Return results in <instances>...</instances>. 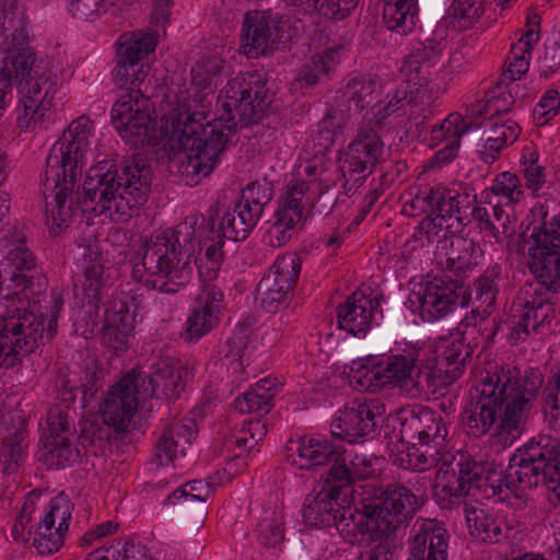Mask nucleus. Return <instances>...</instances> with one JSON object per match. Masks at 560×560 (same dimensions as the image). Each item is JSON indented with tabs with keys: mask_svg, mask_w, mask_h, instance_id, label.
Instances as JSON below:
<instances>
[{
	"mask_svg": "<svg viewBox=\"0 0 560 560\" xmlns=\"http://www.w3.org/2000/svg\"><path fill=\"white\" fill-rule=\"evenodd\" d=\"M266 85V78L258 71L231 79L220 101L222 113L207 124H203V112L192 110L197 104L195 98L185 94L178 96L176 106L166 117L165 135L173 150L186 154L187 168L192 174L207 177L237 128L260 120L273 96Z\"/></svg>",
	"mask_w": 560,
	"mask_h": 560,
	"instance_id": "obj_1",
	"label": "nucleus"
},
{
	"mask_svg": "<svg viewBox=\"0 0 560 560\" xmlns=\"http://www.w3.org/2000/svg\"><path fill=\"white\" fill-rule=\"evenodd\" d=\"M542 382V374L535 369L506 366L488 373L477 388V398L464 412L466 433L483 436L499 420V433L508 434L512 443L523 433Z\"/></svg>",
	"mask_w": 560,
	"mask_h": 560,
	"instance_id": "obj_2",
	"label": "nucleus"
},
{
	"mask_svg": "<svg viewBox=\"0 0 560 560\" xmlns=\"http://www.w3.org/2000/svg\"><path fill=\"white\" fill-rule=\"evenodd\" d=\"M205 221L202 215L191 214L147 240L133 255V279L163 293L178 292L191 278Z\"/></svg>",
	"mask_w": 560,
	"mask_h": 560,
	"instance_id": "obj_3",
	"label": "nucleus"
},
{
	"mask_svg": "<svg viewBox=\"0 0 560 560\" xmlns=\"http://www.w3.org/2000/svg\"><path fill=\"white\" fill-rule=\"evenodd\" d=\"M92 129L93 122L85 115L72 120L47 158L43 195L47 219L52 222V235L59 234L72 218L71 194L82 176Z\"/></svg>",
	"mask_w": 560,
	"mask_h": 560,
	"instance_id": "obj_4",
	"label": "nucleus"
},
{
	"mask_svg": "<svg viewBox=\"0 0 560 560\" xmlns=\"http://www.w3.org/2000/svg\"><path fill=\"white\" fill-rule=\"evenodd\" d=\"M421 501L417 494L400 483L387 486L378 497L362 502L355 523L341 527L343 540L352 546L369 548L358 560H392V547L397 530L413 517Z\"/></svg>",
	"mask_w": 560,
	"mask_h": 560,
	"instance_id": "obj_5",
	"label": "nucleus"
},
{
	"mask_svg": "<svg viewBox=\"0 0 560 560\" xmlns=\"http://www.w3.org/2000/svg\"><path fill=\"white\" fill-rule=\"evenodd\" d=\"M151 166L141 155L125 160L120 165L100 163L90 170L83 183L84 197L78 200L82 211L105 214L117 220L130 218L133 209L143 205L151 190Z\"/></svg>",
	"mask_w": 560,
	"mask_h": 560,
	"instance_id": "obj_6",
	"label": "nucleus"
},
{
	"mask_svg": "<svg viewBox=\"0 0 560 560\" xmlns=\"http://www.w3.org/2000/svg\"><path fill=\"white\" fill-rule=\"evenodd\" d=\"M61 305V296L54 294L50 318L45 328L43 318L28 311L21 299L7 295L0 300V368L15 366L23 357L38 348L40 341L54 337Z\"/></svg>",
	"mask_w": 560,
	"mask_h": 560,
	"instance_id": "obj_7",
	"label": "nucleus"
},
{
	"mask_svg": "<svg viewBox=\"0 0 560 560\" xmlns=\"http://www.w3.org/2000/svg\"><path fill=\"white\" fill-rule=\"evenodd\" d=\"M546 487L549 501L560 503V441L547 434L530 439L508 467V489Z\"/></svg>",
	"mask_w": 560,
	"mask_h": 560,
	"instance_id": "obj_8",
	"label": "nucleus"
},
{
	"mask_svg": "<svg viewBox=\"0 0 560 560\" xmlns=\"http://www.w3.org/2000/svg\"><path fill=\"white\" fill-rule=\"evenodd\" d=\"M26 39H16L21 47L16 52L3 60L10 74L19 81L22 96V113L18 116V126L30 130L42 122L46 112L52 105L56 93V81L49 71L36 65V56L30 47L23 46Z\"/></svg>",
	"mask_w": 560,
	"mask_h": 560,
	"instance_id": "obj_9",
	"label": "nucleus"
},
{
	"mask_svg": "<svg viewBox=\"0 0 560 560\" xmlns=\"http://www.w3.org/2000/svg\"><path fill=\"white\" fill-rule=\"evenodd\" d=\"M295 453L290 456L293 464L301 469H312L316 466L330 465L327 472L328 482L337 483L339 488H348L354 478L365 479L374 472L373 463L364 454H357L347 465L341 446L327 440L314 436H303L295 443Z\"/></svg>",
	"mask_w": 560,
	"mask_h": 560,
	"instance_id": "obj_10",
	"label": "nucleus"
},
{
	"mask_svg": "<svg viewBox=\"0 0 560 560\" xmlns=\"http://www.w3.org/2000/svg\"><path fill=\"white\" fill-rule=\"evenodd\" d=\"M451 460L440 465L435 476L434 495L443 509L458 504L472 490L479 491L483 464L460 455L459 459L450 455Z\"/></svg>",
	"mask_w": 560,
	"mask_h": 560,
	"instance_id": "obj_11",
	"label": "nucleus"
},
{
	"mask_svg": "<svg viewBox=\"0 0 560 560\" xmlns=\"http://www.w3.org/2000/svg\"><path fill=\"white\" fill-rule=\"evenodd\" d=\"M381 136L359 126L357 138L348 145L340 172L345 192L353 194L365 180L383 154Z\"/></svg>",
	"mask_w": 560,
	"mask_h": 560,
	"instance_id": "obj_12",
	"label": "nucleus"
},
{
	"mask_svg": "<svg viewBox=\"0 0 560 560\" xmlns=\"http://www.w3.org/2000/svg\"><path fill=\"white\" fill-rule=\"evenodd\" d=\"M301 272V259L294 254L277 258L256 288V301L268 313H277L288 304Z\"/></svg>",
	"mask_w": 560,
	"mask_h": 560,
	"instance_id": "obj_13",
	"label": "nucleus"
},
{
	"mask_svg": "<svg viewBox=\"0 0 560 560\" xmlns=\"http://www.w3.org/2000/svg\"><path fill=\"white\" fill-rule=\"evenodd\" d=\"M154 33H132L120 36L117 48V65L114 69L115 82L119 88L136 89L145 79L148 66L142 62L154 51Z\"/></svg>",
	"mask_w": 560,
	"mask_h": 560,
	"instance_id": "obj_14",
	"label": "nucleus"
},
{
	"mask_svg": "<svg viewBox=\"0 0 560 560\" xmlns=\"http://www.w3.org/2000/svg\"><path fill=\"white\" fill-rule=\"evenodd\" d=\"M190 372L187 366L172 355H156L152 359L150 371L144 375L136 373L139 383L138 393L143 399L179 397L185 389Z\"/></svg>",
	"mask_w": 560,
	"mask_h": 560,
	"instance_id": "obj_15",
	"label": "nucleus"
},
{
	"mask_svg": "<svg viewBox=\"0 0 560 560\" xmlns=\"http://www.w3.org/2000/svg\"><path fill=\"white\" fill-rule=\"evenodd\" d=\"M417 362L418 359L411 353L393 355L372 368L361 366L351 376L350 383L360 390L373 393L393 386L407 394Z\"/></svg>",
	"mask_w": 560,
	"mask_h": 560,
	"instance_id": "obj_16",
	"label": "nucleus"
},
{
	"mask_svg": "<svg viewBox=\"0 0 560 560\" xmlns=\"http://www.w3.org/2000/svg\"><path fill=\"white\" fill-rule=\"evenodd\" d=\"M419 312L424 322H434L466 307L470 302L468 288L457 279L435 277L418 294Z\"/></svg>",
	"mask_w": 560,
	"mask_h": 560,
	"instance_id": "obj_17",
	"label": "nucleus"
},
{
	"mask_svg": "<svg viewBox=\"0 0 560 560\" xmlns=\"http://www.w3.org/2000/svg\"><path fill=\"white\" fill-rule=\"evenodd\" d=\"M342 490L337 483L328 482L326 479V486H323L318 492L307 495L303 508L304 522L316 527L336 526L343 538L341 527L355 523L358 516L342 506L348 497V493H342Z\"/></svg>",
	"mask_w": 560,
	"mask_h": 560,
	"instance_id": "obj_18",
	"label": "nucleus"
},
{
	"mask_svg": "<svg viewBox=\"0 0 560 560\" xmlns=\"http://www.w3.org/2000/svg\"><path fill=\"white\" fill-rule=\"evenodd\" d=\"M384 412V405L375 399H355L332 421L331 434L349 443L363 442L375 431L377 419L382 418Z\"/></svg>",
	"mask_w": 560,
	"mask_h": 560,
	"instance_id": "obj_19",
	"label": "nucleus"
},
{
	"mask_svg": "<svg viewBox=\"0 0 560 560\" xmlns=\"http://www.w3.org/2000/svg\"><path fill=\"white\" fill-rule=\"evenodd\" d=\"M514 334L516 339L522 335L536 331L539 326L555 317V308L550 302V293L541 284H525L513 304Z\"/></svg>",
	"mask_w": 560,
	"mask_h": 560,
	"instance_id": "obj_20",
	"label": "nucleus"
},
{
	"mask_svg": "<svg viewBox=\"0 0 560 560\" xmlns=\"http://www.w3.org/2000/svg\"><path fill=\"white\" fill-rule=\"evenodd\" d=\"M138 389L136 371L132 370L108 390L101 405L104 423L113 427L117 432L125 431L131 422L138 400L143 399Z\"/></svg>",
	"mask_w": 560,
	"mask_h": 560,
	"instance_id": "obj_21",
	"label": "nucleus"
},
{
	"mask_svg": "<svg viewBox=\"0 0 560 560\" xmlns=\"http://www.w3.org/2000/svg\"><path fill=\"white\" fill-rule=\"evenodd\" d=\"M282 21L266 11H249L242 25L241 50L247 58H258L275 48L281 39Z\"/></svg>",
	"mask_w": 560,
	"mask_h": 560,
	"instance_id": "obj_22",
	"label": "nucleus"
},
{
	"mask_svg": "<svg viewBox=\"0 0 560 560\" xmlns=\"http://www.w3.org/2000/svg\"><path fill=\"white\" fill-rule=\"evenodd\" d=\"M448 434L447 425L442 416L430 408L405 410L400 417V439L416 446L443 447Z\"/></svg>",
	"mask_w": 560,
	"mask_h": 560,
	"instance_id": "obj_23",
	"label": "nucleus"
},
{
	"mask_svg": "<svg viewBox=\"0 0 560 560\" xmlns=\"http://www.w3.org/2000/svg\"><path fill=\"white\" fill-rule=\"evenodd\" d=\"M308 190L305 182H294L288 185V189L275 214V222L266 234V241L271 247H281L292 236L295 228L303 220V199Z\"/></svg>",
	"mask_w": 560,
	"mask_h": 560,
	"instance_id": "obj_24",
	"label": "nucleus"
},
{
	"mask_svg": "<svg viewBox=\"0 0 560 560\" xmlns=\"http://www.w3.org/2000/svg\"><path fill=\"white\" fill-rule=\"evenodd\" d=\"M47 425L49 435L44 445L47 460L57 467H66L74 463L80 451L71 441L75 429L68 411L57 406L51 407L47 415Z\"/></svg>",
	"mask_w": 560,
	"mask_h": 560,
	"instance_id": "obj_25",
	"label": "nucleus"
},
{
	"mask_svg": "<svg viewBox=\"0 0 560 560\" xmlns=\"http://www.w3.org/2000/svg\"><path fill=\"white\" fill-rule=\"evenodd\" d=\"M378 86V81L369 75L350 79L341 89L337 107L327 116L328 122L331 126L345 127L371 103Z\"/></svg>",
	"mask_w": 560,
	"mask_h": 560,
	"instance_id": "obj_26",
	"label": "nucleus"
},
{
	"mask_svg": "<svg viewBox=\"0 0 560 560\" xmlns=\"http://www.w3.org/2000/svg\"><path fill=\"white\" fill-rule=\"evenodd\" d=\"M222 299L223 293L215 284L202 287L195 299V306L186 322V329L182 332L185 341H198L217 325V313Z\"/></svg>",
	"mask_w": 560,
	"mask_h": 560,
	"instance_id": "obj_27",
	"label": "nucleus"
},
{
	"mask_svg": "<svg viewBox=\"0 0 560 560\" xmlns=\"http://www.w3.org/2000/svg\"><path fill=\"white\" fill-rule=\"evenodd\" d=\"M410 537L407 560H447V530L435 520H419Z\"/></svg>",
	"mask_w": 560,
	"mask_h": 560,
	"instance_id": "obj_28",
	"label": "nucleus"
},
{
	"mask_svg": "<svg viewBox=\"0 0 560 560\" xmlns=\"http://www.w3.org/2000/svg\"><path fill=\"white\" fill-rule=\"evenodd\" d=\"M441 48L429 42L428 44H419L412 51L406 56L400 67V72L406 77L409 83L416 89L415 98L420 103L430 104L433 101L432 90L428 89V69L440 55Z\"/></svg>",
	"mask_w": 560,
	"mask_h": 560,
	"instance_id": "obj_29",
	"label": "nucleus"
},
{
	"mask_svg": "<svg viewBox=\"0 0 560 560\" xmlns=\"http://www.w3.org/2000/svg\"><path fill=\"white\" fill-rule=\"evenodd\" d=\"M196 434L197 424L194 419L174 421L158 440L152 460L158 466H166L179 456H185Z\"/></svg>",
	"mask_w": 560,
	"mask_h": 560,
	"instance_id": "obj_30",
	"label": "nucleus"
},
{
	"mask_svg": "<svg viewBox=\"0 0 560 560\" xmlns=\"http://www.w3.org/2000/svg\"><path fill=\"white\" fill-rule=\"evenodd\" d=\"M532 240L529 268L537 278L534 284H541L549 293L560 291V248L534 235Z\"/></svg>",
	"mask_w": 560,
	"mask_h": 560,
	"instance_id": "obj_31",
	"label": "nucleus"
},
{
	"mask_svg": "<svg viewBox=\"0 0 560 560\" xmlns=\"http://www.w3.org/2000/svg\"><path fill=\"white\" fill-rule=\"evenodd\" d=\"M133 323L135 315L125 301H109L104 311L103 342L116 351L126 349Z\"/></svg>",
	"mask_w": 560,
	"mask_h": 560,
	"instance_id": "obj_32",
	"label": "nucleus"
},
{
	"mask_svg": "<svg viewBox=\"0 0 560 560\" xmlns=\"http://www.w3.org/2000/svg\"><path fill=\"white\" fill-rule=\"evenodd\" d=\"M374 308L372 299L361 292H354L338 306V326L353 336L365 335L371 326Z\"/></svg>",
	"mask_w": 560,
	"mask_h": 560,
	"instance_id": "obj_33",
	"label": "nucleus"
},
{
	"mask_svg": "<svg viewBox=\"0 0 560 560\" xmlns=\"http://www.w3.org/2000/svg\"><path fill=\"white\" fill-rule=\"evenodd\" d=\"M469 195H462L456 200L452 209H447V213L436 210L433 214H429L420 223V231L427 235L429 242L432 237L439 235L440 232L446 230L448 233H455L469 223Z\"/></svg>",
	"mask_w": 560,
	"mask_h": 560,
	"instance_id": "obj_34",
	"label": "nucleus"
},
{
	"mask_svg": "<svg viewBox=\"0 0 560 560\" xmlns=\"http://www.w3.org/2000/svg\"><path fill=\"white\" fill-rule=\"evenodd\" d=\"M259 219L250 209L237 201L232 209H228L224 212L218 230L214 229L213 221H209L207 226H210L213 241L218 238V242H221V236H223L224 238L237 242L248 236Z\"/></svg>",
	"mask_w": 560,
	"mask_h": 560,
	"instance_id": "obj_35",
	"label": "nucleus"
},
{
	"mask_svg": "<svg viewBox=\"0 0 560 560\" xmlns=\"http://www.w3.org/2000/svg\"><path fill=\"white\" fill-rule=\"evenodd\" d=\"M101 257L100 252L89 248V254H85L83 280L80 285L78 283L74 284L75 294H79V289L81 288L83 298L90 305L95 307H98V302L103 299L107 281Z\"/></svg>",
	"mask_w": 560,
	"mask_h": 560,
	"instance_id": "obj_36",
	"label": "nucleus"
},
{
	"mask_svg": "<svg viewBox=\"0 0 560 560\" xmlns=\"http://www.w3.org/2000/svg\"><path fill=\"white\" fill-rule=\"evenodd\" d=\"M471 127L478 128L479 125L464 122L459 114H451L440 126L433 127L432 140L445 142V147L435 153V160L445 163L455 158L462 136Z\"/></svg>",
	"mask_w": 560,
	"mask_h": 560,
	"instance_id": "obj_37",
	"label": "nucleus"
},
{
	"mask_svg": "<svg viewBox=\"0 0 560 560\" xmlns=\"http://www.w3.org/2000/svg\"><path fill=\"white\" fill-rule=\"evenodd\" d=\"M212 493L210 483L194 480L187 482L184 487L175 490L168 498L170 503H176V500H180V510L185 518H190L187 510L192 508L191 518L197 523H203L206 517L205 502L209 499Z\"/></svg>",
	"mask_w": 560,
	"mask_h": 560,
	"instance_id": "obj_38",
	"label": "nucleus"
},
{
	"mask_svg": "<svg viewBox=\"0 0 560 560\" xmlns=\"http://www.w3.org/2000/svg\"><path fill=\"white\" fill-rule=\"evenodd\" d=\"M417 14L418 0H386L383 7L384 25L401 36L415 28Z\"/></svg>",
	"mask_w": 560,
	"mask_h": 560,
	"instance_id": "obj_39",
	"label": "nucleus"
},
{
	"mask_svg": "<svg viewBox=\"0 0 560 560\" xmlns=\"http://www.w3.org/2000/svg\"><path fill=\"white\" fill-rule=\"evenodd\" d=\"M27 446V432L23 424L8 431L0 447V465L4 474L18 469L24 460Z\"/></svg>",
	"mask_w": 560,
	"mask_h": 560,
	"instance_id": "obj_40",
	"label": "nucleus"
},
{
	"mask_svg": "<svg viewBox=\"0 0 560 560\" xmlns=\"http://www.w3.org/2000/svg\"><path fill=\"white\" fill-rule=\"evenodd\" d=\"M443 372L442 366L423 365L418 361L413 375L410 377L411 383L407 394L411 397H418L422 394H435L440 387L451 383L446 375L444 377L442 376Z\"/></svg>",
	"mask_w": 560,
	"mask_h": 560,
	"instance_id": "obj_41",
	"label": "nucleus"
},
{
	"mask_svg": "<svg viewBox=\"0 0 560 560\" xmlns=\"http://www.w3.org/2000/svg\"><path fill=\"white\" fill-rule=\"evenodd\" d=\"M115 128L122 139L135 145L149 143L154 136L152 119L141 106H137L136 113Z\"/></svg>",
	"mask_w": 560,
	"mask_h": 560,
	"instance_id": "obj_42",
	"label": "nucleus"
},
{
	"mask_svg": "<svg viewBox=\"0 0 560 560\" xmlns=\"http://www.w3.org/2000/svg\"><path fill=\"white\" fill-rule=\"evenodd\" d=\"M451 337L453 339L445 347L441 362V365L445 363L444 373L448 382H453L460 375L462 369L471 358L474 349L472 340L457 337L455 334H451Z\"/></svg>",
	"mask_w": 560,
	"mask_h": 560,
	"instance_id": "obj_43",
	"label": "nucleus"
},
{
	"mask_svg": "<svg viewBox=\"0 0 560 560\" xmlns=\"http://www.w3.org/2000/svg\"><path fill=\"white\" fill-rule=\"evenodd\" d=\"M407 95L406 90H397L388 101H380L374 104L363 115L360 127L372 129L376 135H380L385 120L404 106Z\"/></svg>",
	"mask_w": 560,
	"mask_h": 560,
	"instance_id": "obj_44",
	"label": "nucleus"
},
{
	"mask_svg": "<svg viewBox=\"0 0 560 560\" xmlns=\"http://www.w3.org/2000/svg\"><path fill=\"white\" fill-rule=\"evenodd\" d=\"M285 2L301 8L304 12H317L324 18L340 21L351 13L359 0H285Z\"/></svg>",
	"mask_w": 560,
	"mask_h": 560,
	"instance_id": "obj_45",
	"label": "nucleus"
},
{
	"mask_svg": "<svg viewBox=\"0 0 560 560\" xmlns=\"http://www.w3.org/2000/svg\"><path fill=\"white\" fill-rule=\"evenodd\" d=\"M71 516V503L65 495H57L49 503V510L39 522L35 537H45L54 529L68 530Z\"/></svg>",
	"mask_w": 560,
	"mask_h": 560,
	"instance_id": "obj_46",
	"label": "nucleus"
},
{
	"mask_svg": "<svg viewBox=\"0 0 560 560\" xmlns=\"http://www.w3.org/2000/svg\"><path fill=\"white\" fill-rule=\"evenodd\" d=\"M462 195H468L467 192H458L451 190L442 186L430 187L420 190L415 195L417 203L420 207V211L423 213L433 214L436 210H442L447 213V209H452V206L456 202Z\"/></svg>",
	"mask_w": 560,
	"mask_h": 560,
	"instance_id": "obj_47",
	"label": "nucleus"
},
{
	"mask_svg": "<svg viewBox=\"0 0 560 560\" xmlns=\"http://www.w3.org/2000/svg\"><path fill=\"white\" fill-rule=\"evenodd\" d=\"M485 13V0H453L447 18L454 28L463 31L472 26Z\"/></svg>",
	"mask_w": 560,
	"mask_h": 560,
	"instance_id": "obj_48",
	"label": "nucleus"
},
{
	"mask_svg": "<svg viewBox=\"0 0 560 560\" xmlns=\"http://www.w3.org/2000/svg\"><path fill=\"white\" fill-rule=\"evenodd\" d=\"M520 135V127L513 121H506L498 126L494 124L490 136L487 139L485 150L480 152L481 160L491 164L497 159V153L506 144L513 143Z\"/></svg>",
	"mask_w": 560,
	"mask_h": 560,
	"instance_id": "obj_49",
	"label": "nucleus"
},
{
	"mask_svg": "<svg viewBox=\"0 0 560 560\" xmlns=\"http://www.w3.org/2000/svg\"><path fill=\"white\" fill-rule=\"evenodd\" d=\"M477 247L472 240L455 236L451 241V248L446 253L445 268L450 271H460L468 268L477 258Z\"/></svg>",
	"mask_w": 560,
	"mask_h": 560,
	"instance_id": "obj_50",
	"label": "nucleus"
},
{
	"mask_svg": "<svg viewBox=\"0 0 560 560\" xmlns=\"http://www.w3.org/2000/svg\"><path fill=\"white\" fill-rule=\"evenodd\" d=\"M272 184L266 179L249 183L243 190L240 202L250 209L258 218L261 217L264 207L272 199Z\"/></svg>",
	"mask_w": 560,
	"mask_h": 560,
	"instance_id": "obj_51",
	"label": "nucleus"
},
{
	"mask_svg": "<svg viewBox=\"0 0 560 560\" xmlns=\"http://www.w3.org/2000/svg\"><path fill=\"white\" fill-rule=\"evenodd\" d=\"M485 474H482L479 493L485 498H491L502 491V487L508 488V470L504 471L501 465L494 463L483 464Z\"/></svg>",
	"mask_w": 560,
	"mask_h": 560,
	"instance_id": "obj_52",
	"label": "nucleus"
},
{
	"mask_svg": "<svg viewBox=\"0 0 560 560\" xmlns=\"http://www.w3.org/2000/svg\"><path fill=\"white\" fill-rule=\"evenodd\" d=\"M2 2L3 27L12 30L13 39H24L25 15L18 0H0Z\"/></svg>",
	"mask_w": 560,
	"mask_h": 560,
	"instance_id": "obj_53",
	"label": "nucleus"
},
{
	"mask_svg": "<svg viewBox=\"0 0 560 560\" xmlns=\"http://www.w3.org/2000/svg\"><path fill=\"white\" fill-rule=\"evenodd\" d=\"M266 434V421L252 417L244 421L240 431V435L232 436L229 442L236 444L238 447H245L247 444H249L248 447H253L255 444L261 441Z\"/></svg>",
	"mask_w": 560,
	"mask_h": 560,
	"instance_id": "obj_54",
	"label": "nucleus"
},
{
	"mask_svg": "<svg viewBox=\"0 0 560 560\" xmlns=\"http://www.w3.org/2000/svg\"><path fill=\"white\" fill-rule=\"evenodd\" d=\"M140 98H143L140 89H127V92L120 96L112 109V119L115 126L136 113L137 106H140Z\"/></svg>",
	"mask_w": 560,
	"mask_h": 560,
	"instance_id": "obj_55",
	"label": "nucleus"
},
{
	"mask_svg": "<svg viewBox=\"0 0 560 560\" xmlns=\"http://www.w3.org/2000/svg\"><path fill=\"white\" fill-rule=\"evenodd\" d=\"M544 410L550 421L560 420V371L548 380L545 387Z\"/></svg>",
	"mask_w": 560,
	"mask_h": 560,
	"instance_id": "obj_56",
	"label": "nucleus"
},
{
	"mask_svg": "<svg viewBox=\"0 0 560 560\" xmlns=\"http://www.w3.org/2000/svg\"><path fill=\"white\" fill-rule=\"evenodd\" d=\"M119 0H71L70 11L73 16L88 20L106 12Z\"/></svg>",
	"mask_w": 560,
	"mask_h": 560,
	"instance_id": "obj_57",
	"label": "nucleus"
},
{
	"mask_svg": "<svg viewBox=\"0 0 560 560\" xmlns=\"http://www.w3.org/2000/svg\"><path fill=\"white\" fill-rule=\"evenodd\" d=\"M424 447L425 450L423 451L416 450V452L409 454V462L413 469L424 471L431 467L438 466L440 463L442 465L444 460H448L450 455L441 454L440 450L442 447H434V445Z\"/></svg>",
	"mask_w": 560,
	"mask_h": 560,
	"instance_id": "obj_58",
	"label": "nucleus"
},
{
	"mask_svg": "<svg viewBox=\"0 0 560 560\" xmlns=\"http://www.w3.org/2000/svg\"><path fill=\"white\" fill-rule=\"evenodd\" d=\"M248 336L245 330H238L234 332L225 342L221 352L225 359L231 361V364H235V369H242L243 357L247 349Z\"/></svg>",
	"mask_w": 560,
	"mask_h": 560,
	"instance_id": "obj_59",
	"label": "nucleus"
},
{
	"mask_svg": "<svg viewBox=\"0 0 560 560\" xmlns=\"http://www.w3.org/2000/svg\"><path fill=\"white\" fill-rule=\"evenodd\" d=\"M491 190L498 196L505 197L511 203L517 202L523 195L518 177L510 172L500 174L495 178Z\"/></svg>",
	"mask_w": 560,
	"mask_h": 560,
	"instance_id": "obj_60",
	"label": "nucleus"
},
{
	"mask_svg": "<svg viewBox=\"0 0 560 560\" xmlns=\"http://www.w3.org/2000/svg\"><path fill=\"white\" fill-rule=\"evenodd\" d=\"M272 406L273 404H269V397L261 396L253 390L244 393L242 397L235 400V408L242 413L267 415Z\"/></svg>",
	"mask_w": 560,
	"mask_h": 560,
	"instance_id": "obj_61",
	"label": "nucleus"
},
{
	"mask_svg": "<svg viewBox=\"0 0 560 560\" xmlns=\"http://www.w3.org/2000/svg\"><path fill=\"white\" fill-rule=\"evenodd\" d=\"M491 211L493 212V226L491 235L499 243L512 237L515 234L514 220H511L510 215L499 205L492 206Z\"/></svg>",
	"mask_w": 560,
	"mask_h": 560,
	"instance_id": "obj_62",
	"label": "nucleus"
},
{
	"mask_svg": "<svg viewBox=\"0 0 560 560\" xmlns=\"http://www.w3.org/2000/svg\"><path fill=\"white\" fill-rule=\"evenodd\" d=\"M509 533L510 528L506 524L491 515L481 529H478L477 533L475 532V538L485 542L497 544L502 539H506L509 537Z\"/></svg>",
	"mask_w": 560,
	"mask_h": 560,
	"instance_id": "obj_63",
	"label": "nucleus"
},
{
	"mask_svg": "<svg viewBox=\"0 0 560 560\" xmlns=\"http://www.w3.org/2000/svg\"><path fill=\"white\" fill-rule=\"evenodd\" d=\"M4 260L14 268L15 272L31 271L35 268V257L23 243H19L10 249Z\"/></svg>",
	"mask_w": 560,
	"mask_h": 560,
	"instance_id": "obj_64",
	"label": "nucleus"
}]
</instances>
